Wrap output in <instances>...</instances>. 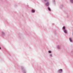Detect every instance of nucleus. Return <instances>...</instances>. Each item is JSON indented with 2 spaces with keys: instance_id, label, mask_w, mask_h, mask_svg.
<instances>
[{
  "instance_id": "8",
  "label": "nucleus",
  "mask_w": 73,
  "mask_h": 73,
  "mask_svg": "<svg viewBox=\"0 0 73 73\" xmlns=\"http://www.w3.org/2000/svg\"><path fill=\"white\" fill-rule=\"evenodd\" d=\"M71 2H72V3H73V0H70Z\"/></svg>"
},
{
  "instance_id": "7",
  "label": "nucleus",
  "mask_w": 73,
  "mask_h": 73,
  "mask_svg": "<svg viewBox=\"0 0 73 73\" xmlns=\"http://www.w3.org/2000/svg\"><path fill=\"white\" fill-rule=\"evenodd\" d=\"M63 29L64 30H65V27H63Z\"/></svg>"
},
{
  "instance_id": "12",
  "label": "nucleus",
  "mask_w": 73,
  "mask_h": 73,
  "mask_svg": "<svg viewBox=\"0 0 73 73\" xmlns=\"http://www.w3.org/2000/svg\"><path fill=\"white\" fill-rule=\"evenodd\" d=\"M1 49V47H0V49Z\"/></svg>"
},
{
  "instance_id": "11",
  "label": "nucleus",
  "mask_w": 73,
  "mask_h": 73,
  "mask_svg": "<svg viewBox=\"0 0 73 73\" xmlns=\"http://www.w3.org/2000/svg\"><path fill=\"white\" fill-rule=\"evenodd\" d=\"M45 1H47L48 0H45Z\"/></svg>"
},
{
  "instance_id": "10",
  "label": "nucleus",
  "mask_w": 73,
  "mask_h": 73,
  "mask_svg": "<svg viewBox=\"0 0 73 73\" xmlns=\"http://www.w3.org/2000/svg\"><path fill=\"white\" fill-rule=\"evenodd\" d=\"M48 52H49V53H51V51H49Z\"/></svg>"
},
{
  "instance_id": "5",
  "label": "nucleus",
  "mask_w": 73,
  "mask_h": 73,
  "mask_svg": "<svg viewBox=\"0 0 73 73\" xmlns=\"http://www.w3.org/2000/svg\"><path fill=\"white\" fill-rule=\"evenodd\" d=\"M48 11H50V8H49V7H48Z\"/></svg>"
},
{
  "instance_id": "4",
  "label": "nucleus",
  "mask_w": 73,
  "mask_h": 73,
  "mask_svg": "<svg viewBox=\"0 0 73 73\" xmlns=\"http://www.w3.org/2000/svg\"><path fill=\"white\" fill-rule=\"evenodd\" d=\"M62 69H60L59 70V72H62Z\"/></svg>"
},
{
  "instance_id": "6",
  "label": "nucleus",
  "mask_w": 73,
  "mask_h": 73,
  "mask_svg": "<svg viewBox=\"0 0 73 73\" xmlns=\"http://www.w3.org/2000/svg\"><path fill=\"white\" fill-rule=\"evenodd\" d=\"M35 11L34 10H32V12H35Z\"/></svg>"
},
{
  "instance_id": "1",
  "label": "nucleus",
  "mask_w": 73,
  "mask_h": 73,
  "mask_svg": "<svg viewBox=\"0 0 73 73\" xmlns=\"http://www.w3.org/2000/svg\"><path fill=\"white\" fill-rule=\"evenodd\" d=\"M49 5V3H47L46 4V6H48Z\"/></svg>"
},
{
  "instance_id": "2",
  "label": "nucleus",
  "mask_w": 73,
  "mask_h": 73,
  "mask_svg": "<svg viewBox=\"0 0 73 73\" xmlns=\"http://www.w3.org/2000/svg\"><path fill=\"white\" fill-rule=\"evenodd\" d=\"M69 40H70V41L71 42H72V38H70Z\"/></svg>"
},
{
  "instance_id": "9",
  "label": "nucleus",
  "mask_w": 73,
  "mask_h": 73,
  "mask_svg": "<svg viewBox=\"0 0 73 73\" xmlns=\"http://www.w3.org/2000/svg\"><path fill=\"white\" fill-rule=\"evenodd\" d=\"M23 72H24L25 73H26V71H25V70L23 71Z\"/></svg>"
},
{
  "instance_id": "3",
  "label": "nucleus",
  "mask_w": 73,
  "mask_h": 73,
  "mask_svg": "<svg viewBox=\"0 0 73 73\" xmlns=\"http://www.w3.org/2000/svg\"><path fill=\"white\" fill-rule=\"evenodd\" d=\"M64 33H67V31H66V30H64Z\"/></svg>"
}]
</instances>
